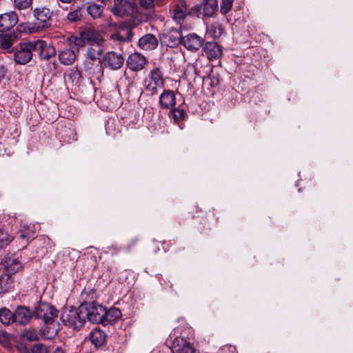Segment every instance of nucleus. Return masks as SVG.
I'll return each mask as SVG.
<instances>
[{"label":"nucleus","instance_id":"nucleus-1","mask_svg":"<svg viewBox=\"0 0 353 353\" xmlns=\"http://www.w3.org/2000/svg\"><path fill=\"white\" fill-rule=\"evenodd\" d=\"M112 14L119 17L130 16L134 23H140L148 20V14L138 10V6L133 1L114 0L111 9Z\"/></svg>","mask_w":353,"mask_h":353},{"label":"nucleus","instance_id":"nucleus-2","mask_svg":"<svg viewBox=\"0 0 353 353\" xmlns=\"http://www.w3.org/2000/svg\"><path fill=\"white\" fill-rule=\"evenodd\" d=\"M61 319L64 325L74 330H79L85 322V317L83 309H81V305L77 308L64 309L61 313Z\"/></svg>","mask_w":353,"mask_h":353},{"label":"nucleus","instance_id":"nucleus-3","mask_svg":"<svg viewBox=\"0 0 353 353\" xmlns=\"http://www.w3.org/2000/svg\"><path fill=\"white\" fill-rule=\"evenodd\" d=\"M85 320L88 319L92 323H101L104 322V315L106 314V308L96 302H85L81 304Z\"/></svg>","mask_w":353,"mask_h":353},{"label":"nucleus","instance_id":"nucleus-4","mask_svg":"<svg viewBox=\"0 0 353 353\" xmlns=\"http://www.w3.org/2000/svg\"><path fill=\"white\" fill-rule=\"evenodd\" d=\"M163 72L161 69L157 67L152 69L145 79V90L148 94L150 96L158 93L159 90L164 87L165 81L163 79Z\"/></svg>","mask_w":353,"mask_h":353},{"label":"nucleus","instance_id":"nucleus-5","mask_svg":"<svg viewBox=\"0 0 353 353\" xmlns=\"http://www.w3.org/2000/svg\"><path fill=\"white\" fill-rule=\"evenodd\" d=\"M34 51V41L20 43L14 50V60L19 65H26L32 59Z\"/></svg>","mask_w":353,"mask_h":353},{"label":"nucleus","instance_id":"nucleus-6","mask_svg":"<svg viewBox=\"0 0 353 353\" xmlns=\"http://www.w3.org/2000/svg\"><path fill=\"white\" fill-rule=\"evenodd\" d=\"M59 311L52 305L41 302L35 307L34 316L41 319L46 324L51 325L58 316Z\"/></svg>","mask_w":353,"mask_h":353},{"label":"nucleus","instance_id":"nucleus-7","mask_svg":"<svg viewBox=\"0 0 353 353\" xmlns=\"http://www.w3.org/2000/svg\"><path fill=\"white\" fill-rule=\"evenodd\" d=\"M124 61L125 57L123 53L109 51L103 55L101 63L103 68L114 71L121 69L123 66Z\"/></svg>","mask_w":353,"mask_h":353},{"label":"nucleus","instance_id":"nucleus-8","mask_svg":"<svg viewBox=\"0 0 353 353\" xmlns=\"http://www.w3.org/2000/svg\"><path fill=\"white\" fill-rule=\"evenodd\" d=\"M181 31L177 28H170L164 30L160 35V41L163 45L169 48H176L183 43Z\"/></svg>","mask_w":353,"mask_h":353},{"label":"nucleus","instance_id":"nucleus-9","mask_svg":"<svg viewBox=\"0 0 353 353\" xmlns=\"http://www.w3.org/2000/svg\"><path fill=\"white\" fill-rule=\"evenodd\" d=\"M188 16H194V12H192V7L188 8L184 0H179L174 6L172 10L173 19L177 23L181 24Z\"/></svg>","mask_w":353,"mask_h":353},{"label":"nucleus","instance_id":"nucleus-10","mask_svg":"<svg viewBox=\"0 0 353 353\" xmlns=\"http://www.w3.org/2000/svg\"><path fill=\"white\" fill-rule=\"evenodd\" d=\"M32 13L37 23L43 30L51 26L50 21L52 19V12L49 8L44 6L37 7L32 10Z\"/></svg>","mask_w":353,"mask_h":353},{"label":"nucleus","instance_id":"nucleus-11","mask_svg":"<svg viewBox=\"0 0 353 353\" xmlns=\"http://www.w3.org/2000/svg\"><path fill=\"white\" fill-rule=\"evenodd\" d=\"M218 3L216 0H204L202 3L194 6L192 12L194 16L199 17L203 14V17H211L217 10Z\"/></svg>","mask_w":353,"mask_h":353},{"label":"nucleus","instance_id":"nucleus-12","mask_svg":"<svg viewBox=\"0 0 353 353\" xmlns=\"http://www.w3.org/2000/svg\"><path fill=\"white\" fill-rule=\"evenodd\" d=\"M172 353H197L193 344L181 336L175 337L171 345Z\"/></svg>","mask_w":353,"mask_h":353},{"label":"nucleus","instance_id":"nucleus-13","mask_svg":"<svg viewBox=\"0 0 353 353\" xmlns=\"http://www.w3.org/2000/svg\"><path fill=\"white\" fill-rule=\"evenodd\" d=\"M33 316L34 312L28 307L19 305L14 312V323L19 325H26L30 322Z\"/></svg>","mask_w":353,"mask_h":353},{"label":"nucleus","instance_id":"nucleus-14","mask_svg":"<svg viewBox=\"0 0 353 353\" xmlns=\"http://www.w3.org/2000/svg\"><path fill=\"white\" fill-rule=\"evenodd\" d=\"M34 51L38 52L41 59L48 60L55 56V48L42 40L34 41Z\"/></svg>","mask_w":353,"mask_h":353},{"label":"nucleus","instance_id":"nucleus-15","mask_svg":"<svg viewBox=\"0 0 353 353\" xmlns=\"http://www.w3.org/2000/svg\"><path fill=\"white\" fill-rule=\"evenodd\" d=\"M18 21L17 14L14 11L0 14V32L10 31L17 24Z\"/></svg>","mask_w":353,"mask_h":353},{"label":"nucleus","instance_id":"nucleus-16","mask_svg":"<svg viewBox=\"0 0 353 353\" xmlns=\"http://www.w3.org/2000/svg\"><path fill=\"white\" fill-rule=\"evenodd\" d=\"M204 39L195 33H190L183 37V46L188 50L198 51L203 45Z\"/></svg>","mask_w":353,"mask_h":353},{"label":"nucleus","instance_id":"nucleus-17","mask_svg":"<svg viewBox=\"0 0 353 353\" xmlns=\"http://www.w3.org/2000/svg\"><path fill=\"white\" fill-rule=\"evenodd\" d=\"M176 100L173 90H164L159 96V105L162 109L171 110L176 105Z\"/></svg>","mask_w":353,"mask_h":353},{"label":"nucleus","instance_id":"nucleus-18","mask_svg":"<svg viewBox=\"0 0 353 353\" xmlns=\"http://www.w3.org/2000/svg\"><path fill=\"white\" fill-rule=\"evenodd\" d=\"M2 264L7 274H14L23 269L21 261L15 255L5 257Z\"/></svg>","mask_w":353,"mask_h":353},{"label":"nucleus","instance_id":"nucleus-19","mask_svg":"<svg viewBox=\"0 0 353 353\" xmlns=\"http://www.w3.org/2000/svg\"><path fill=\"white\" fill-rule=\"evenodd\" d=\"M145 63L146 60L145 57L138 52L130 54L127 59L128 67L133 71L142 70Z\"/></svg>","mask_w":353,"mask_h":353},{"label":"nucleus","instance_id":"nucleus-20","mask_svg":"<svg viewBox=\"0 0 353 353\" xmlns=\"http://www.w3.org/2000/svg\"><path fill=\"white\" fill-rule=\"evenodd\" d=\"M34 232L30 226H24L21 229L15 236L16 241L19 242L21 248H26L31 239L33 238Z\"/></svg>","mask_w":353,"mask_h":353},{"label":"nucleus","instance_id":"nucleus-21","mask_svg":"<svg viewBox=\"0 0 353 353\" xmlns=\"http://www.w3.org/2000/svg\"><path fill=\"white\" fill-rule=\"evenodd\" d=\"M19 37V32H11L8 34H3L0 36V48L3 50L12 52V45L18 40Z\"/></svg>","mask_w":353,"mask_h":353},{"label":"nucleus","instance_id":"nucleus-22","mask_svg":"<svg viewBox=\"0 0 353 353\" xmlns=\"http://www.w3.org/2000/svg\"><path fill=\"white\" fill-rule=\"evenodd\" d=\"M133 36L132 30L128 27H121L117 32L111 34L110 39L119 43L129 42Z\"/></svg>","mask_w":353,"mask_h":353},{"label":"nucleus","instance_id":"nucleus-23","mask_svg":"<svg viewBox=\"0 0 353 353\" xmlns=\"http://www.w3.org/2000/svg\"><path fill=\"white\" fill-rule=\"evenodd\" d=\"M81 38L83 41H88L90 45H99L102 46L103 39L99 32L92 29H88L84 30L81 34Z\"/></svg>","mask_w":353,"mask_h":353},{"label":"nucleus","instance_id":"nucleus-24","mask_svg":"<svg viewBox=\"0 0 353 353\" xmlns=\"http://www.w3.org/2000/svg\"><path fill=\"white\" fill-rule=\"evenodd\" d=\"M158 46V40L152 34H146L139 40V46L144 50H152Z\"/></svg>","mask_w":353,"mask_h":353},{"label":"nucleus","instance_id":"nucleus-25","mask_svg":"<svg viewBox=\"0 0 353 353\" xmlns=\"http://www.w3.org/2000/svg\"><path fill=\"white\" fill-rule=\"evenodd\" d=\"M203 51L210 60L216 59L221 57V47L214 41H208L203 46Z\"/></svg>","mask_w":353,"mask_h":353},{"label":"nucleus","instance_id":"nucleus-26","mask_svg":"<svg viewBox=\"0 0 353 353\" xmlns=\"http://www.w3.org/2000/svg\"><path fill=\"white\" fill-rule=\"evenodd\" d=\"M85 70L91 74H102L103 69L101 60L86 59L84 62Z\"/></svg>","mask_w":353,"mask_h":353},{"label":"nucleus","instance_id":"nucleus-27","mask_svg":"<svg viewBox=\"0 0 353 353\" xmlns=\"http://www.w3.org/2000/svg\"><path fill=\"white\" fill-rule=\"evenodd\" d=\"M17 29L19 32L26 34H33L44 31L37 21L22 23L17 26Z\"/></svg>","mask_w":353,"mask_h":353},{"label":"nucleus","instance_id":"nucleus-28","mask_svg":"<svg viewBox=\"0 0 353 353\" xmlns=\"http://www.w3.org/2000/svg\"><path fill=\"white\" fill-rule=\"evenodd\" d=\"M89 338L95 347H101L106 341V334L100 329H94L90 332Z\"/></svg>","mask_w":353,"mask_h":353},{"label":"nucleus","instance_id":"nucleus-29","mask_svg":"<svg viewBox=\"0 0 353 353\" xmlns=\"http://www.w3.org/2000/svg\"><path fill=\"white\" fill-rule=\"evenodd\" d=\"M77 58L75 52L70 48H65L59 54L60 62L65 65H72Z\"/></svg>","mask_w":353,"mask_h":353},{"label":"nucleus","instance_id":"nucleus-30","mask_svg":"<svg viewBox=\"0 0 353 353\" xmlns=\"http://www.w3.org/2000/svg\"><path fill=\"white\" fill-rule=\"evenodd\" d=\"M121 316V312L117 307H111L109 310H106V314L104 315L103 325L112 324L117 321Z\"/></svg>","mask_w":353,"mask_h":353},{"label":"nucleus","instance_id":"nucleus-31","mask_svg":"<svg viewBox=\"0 0 353 353\" xmlns=\"http://www.w3.org/2000/svg\"><path fill=\"white\" fill-rule=\"evenodd\" d=\"M13 288V281L8 274L0 275V293L9 292Z\"/></svg>","mask_w":353,"mask_h":353},{"label":"nucleus","instance_id":"nucleus-32","mask_svg":"<svg viewBox=\"0 0 353 353\" xmlns=\"http://www.w3.org/2000/svg\"><path fill=\"white\" fill-rule=\"evenodd\" d=\"M170 114L172 116L175 123L184 121L188 117L186 110L181 105H179L177 108H173L170 110Z\"/></svg>","mask_w":353,"mask_h":353},{"label":"nucleus","instance_id":"nucleus-33","mask_svg":"<svg viewBox=\"0 0 353 353\" xmlns=\"http://www.w3.org/2000/svg\"><path fill=\"white\" fill-rule=\"evenodd\" d=\"M102 52V46L90 45L87 49L86 59H90L91 60H101L100 57Z\"/></svg>","mask_w":353,"mask_h":353},{"label":"nucleus","instance_id":"nucleus-34","mask_svg":"<svg viewBox=\"0 0 353 353\" xmlns=\"http://www.w3.org/2000/svg\"><path fill=\"white\" fill-rule=\"evenodd\" d=\"M103 6L96 3L88 5L86 8L88 14L94 19H99L103 12Z\"/></svg>","mask_w":353,"mask_h":353},{"label":"nucleus","instance_id":"nucleus-35","mask_svg":"<svg viewBox=\"0 0 353 353\" xmlns=\"http://www.w3.org/2000/svg\"><path fill=\"white\" fill-rule=\"evenodd\" d=\"M13 239L9 228H0V248L8 245Z\"/></svg>","mask_w":353,"mask_h":353},{"label":"nucleus","instance_id":"nucleus-36","mask_svg":"<svg viewBox=\"0 0 353 353\" xmlns=\"http://www.w3.org/2000/svg\"><path fill=\"white\" fill-rule=\"evenodd\" d=\"M0 321L4 325L14 323V312L9 309L3 307L0 310Z\"/></svg>","mask_w":353,"mask_h":353},{"label":"nucleus","instance_id":"nucleus-37","mask_svg":"<svg viewBox=\"0 0 353 353\" xmlns=\"http://www.w3.org/2000/svg\"><path fill=\"white\" fill-rule=\"evenodd\" d=\"M223 26L218 23H212L209 27V33L214 39L219 38L223 34Z\"/></svg>","mask_w":353,"mask_h":353},{"label":"nucleus","instance_id":"nucleus-38","mask_svg":"<svg viewBox=\"0 0 353 353\" xmlns=\"http://www.w3.org/2000/svg\"><path fill=\"white\" fill-rule=\"evenodd\" d=\"M83 17L82 9L77 8L68 13L67 19L70 22H77L81 21Z\"/></svg>","mask_w":353,"mask_h":353},{"label":"nucleus","instance_id":"nucleus-39","mask_svg":"<svg viewBox=\"0 0 353 353\" xmlns=\"http://www.w3.org/2000/svg\"><path fill=\"white\" fill-rule=\"evenodd\" d=\"M35 243L39 245H43L47 252L48 248H51L54 245L50 239L47 236H41L37 238Z\"/></svg>","mask_w":353,"mask_h":353},{"label":"nucleus","instance_id":"nucleus-40","mask_svg":"<svg viewBox=\"0 0 353 353\" xmlns=\"http://www.w3.org/2000/svg\"><path fill=\"white\" fill-rule=\"evenodd\" d=\"M22 336L28 341H36L39 340V336L34 329L25 330L22 333Z\"/></svg>","mask_w":353,"mask_h":353},{"label":"nucleus","instance_id":"nucleus-41","mask_svg":"<svg viewBox=\"0 0 353 353\" xmlns=\"http://www.w3.org/2000/svg\"><path fill=\"white\" fill-rule=\"evenodd\" d=\"M15 8L23 10L29 8L32 4V0H14Z\"/></svg>","mask_w":353,"mask_h":353},{"label":"nucleus","instance_id":"nucleus-42","mask_svg":"<svg viewBox=\"0 0 353 353\" xmlns=\"http://www.w3.org/2000/svg\"><path fill=\"white\" fill-rule=\"evenodd\" d=\"M140 4L141 8H138V10L142 11L143 13L148 14V19L151 17V14L147 10L154 5V0H140Z\"/></svg>","mask_w":353,"mask_h":353},{"label":"nucleus","instance_id":"nucleus-43","mask_svg":"<svg viewBox=\"0 0 353 353\" xmlns=\"http://www.w3.org/2000/svg\"><path fill=\"white\" fill-rule=\"evenodd\" d=\"M233 0H221L220 3V12L226 14L232 8Z\"/></svg>","mask_w":353,"mask_h":353},{"label":"nucleus","instance_id":"nucleus-44","mask_svg":"<svg viewBox=\"0 0 353 353\" xmlns=\"http://www.w3.org/2000/svg\"><path fill=\"white\" fill-rule=\"evenodd\" d=\"M0 343L6 349H12V343L10 342V336L6 332H0Z\"/></svg>","mask_w":353,"mask_h":353},{"label":"nucleus","instance_id":"nucleus-45","mask_svg":"<svg viewBox=\"0 0 353 353\" xmlns=\"http://www.w3.org/2000/svg\"><path fill=\"white\" fill-rule=\"evenodd\" d=\"M32 353H48V347L43 343L34 344L31 349Z\"/></svg>","mask_w":353,"mask_h":353},{"label":"nucleus","instance_id":"nucleus-46","mask_svg":"<svg viewBox=\"0 0 353 353\" xmlns=\"http://www.w3.org/2000/svg\"><path fill=\"white\" fill-rule=\"evenodd\" d=\"M208 79L210 81V85L211 86H216L219 84V79L215 77L213 74L208 77Z\"/></svg>","mask_w":353,"mask_h":353},{"label":"nucleus","instance_id":"nucleus-47","mask_svg":"<svg viewBox=\"0 0 353 353\" xmlns=\"http://www.w3.org/2000/svg\"><path fill=\"white\" fill-rule=\"evenodd\" d=\"M18 348L21 353H27L28 352V349L26 347L23 346V347H19Z\"/></svg>","mask_w":353,"mask_h":353},{"label":"nucleus","instance_id":"nucleus-48","mask_svg":"<svg viewBox=\"0 0 353 353\" xmlns=\"http://www.w3.org/2000/svg\"><path fill=\"white\" fill-rule=\"evenodd\" d=\"M59 1L63 3H71L75 1V0H59Z\"/></svg>","mask_w":353,"mask_h":353},{"label":"nucleus","instance_id":"nucleus-49","mask_svg":"<svg viewBox=\"0 0 353 353\" xmlns=\"http://www.w3.org/2000/svg\"><path fill=\"white\" fill-rule=\"evenodd\" d=\"M53 353H65L61 347H57Z\"/></svg>","mask_w":353,"mask_h":353},{"label":"nucleus","instance_id":"nucleus-50","mask_svg":"<svg viewBox=\"0 0 353 353\" xmlns=\"http://www.w3.org/2000/svg\"><path fill=\"white\" fill-rule=\"evenodd\" d=\"M2 74H0V81L3 79L4 76H5V70H4V68L3 67L2 68Z\"/></svg>","mask_w":353,"mask_h":353},{"label":"nucleus","instance_id":"nucleus-51","mask_svg":"<svg viewBox=\"0 0 353 353\" xmlns=\"http://www.w3.org/2000/svg\"><path fill=\"white\" fill-rule=\"evenodd\" d=\"M56 119H57V114H54V116H52V117L48 118V120H49V121H54Z\"/></svg>","mask_w":353,"mask_h":353},{"label":"nucleus","instance_id":"nucleus-52","mask_svg":"<svg viewBox=\"0 0 353 353\" xmlns=\"http://www.w3.org/2000/svg\"><path fill=\"white\" fill-rule=\"evenodd\" d=\"M137 239H134L132 240L131 245H134L137 243Z\"/></svg>","mask_w":353,"mask_h":353},{"label":"nucleus","instance_id":"nucleus-53","mask_svg":"<svg viewBox=\"0 0 353 353\" xmlns=\"http://www.w3.org/2000/svg\"><path fill=\"white\" fill-rule=\"evenodd\" d=\"M57 333V330L55 329V330L53 332V334L55 335Z\"/></svg>","mask_w":353,"mask_h":353},{"label":"nucleus","instance_id":"nucleus-54","mask_svg":"<svg viewBox=\"0 0 353 353\" xmlns=\"http://www.w3.org/2000/svg\"><path fill=\"white\" fill-rule=\"evenodd\" d=\"M108 249L111 250V249H114V248H113V246H112V247H109Z\"/></svg>","mask_w":353,"mask_h":353}]
</instances>
